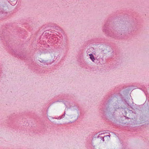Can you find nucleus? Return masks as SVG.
Here are the masks:
<instances>
[{"instance_id":"7ed1b4c3","label":"nucleus","mask_w":149,"mask_h":149,"mask_svg":"<svg viewBox=\"0 0 149 149\" xmlns=\"http://www.w3.org/2000/svg\"><path fill=\"white\" fill-rule=\"evenodd\" d=\"M89 55V56H92V54H90Z\"/></svg>"},{"instance_id":"f03ea898","label":"nucleus","mask_w":149,"mask_h":149,"mask_svg":"<svg viewBox=\"0 0 149 149\" xmlns=\"http://www.w3.org/2000/svg\"><path fill=\"white\" fill-rule=\"evenodd\" d=\"M90 58L94 62V60H96V58H95L94 56H90Z\"/></svg>"},{"instance_id":"f257e3e1","label":"nucleus","mask_w":149,"mask_h":149,"mask_svg":"<svg viewBox=\"0 0 149 149\" xmlns=\"http://www.w3.org/2000/svg\"><path fill=\"white\" fill-rule=\"evenodd\" d=\"M110 138V136L109 135H107L104 136L103 137H101V139H102V141L103 142L105 141V139H106V140L109 139Z\"/></svg>"},{"instance_id":"20e7f679","label":"nucleus","mask_w":149,"mask_h":149,"mask_svg":"<svg viewBox=\"0 0 149 149\" xmlns=\"http://www.w3.org/2000/svg\"><path fill=\"white\" fill-rule=\"evenodd\" d=\"M11 1H14V0H10Z\"/></svg>"}]
</instances>
